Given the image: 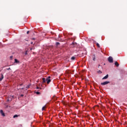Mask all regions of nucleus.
<instances>
[{"label": "nucleus", "mask_w": 127, "mask_h": 127, "mask_svg": "<svg viewBox=\"0 0 127 127\" xmlns=\"http://www.w3.org/2000/svg\"><path fill=\"white\" fill-rule=\"evenodd\" d=\"M51 78V76H49L47 78H43V83H47V84H49L50 82H51V79L50 78Z\"/></svg>", "instance_id": "f257e3e1"}, {"label": "nucleus", "mask_w": 127, "mask_h": 127, "mask_svg": "<svg viewBox=\"0 0 127 127\" xmlns=\"http://www.w3.org/2000/svg\"><path fill=\"white\" fill-rule=\"evenodd\" d=\"M108 61L109 62V63H113L114 62V59H113V57H112L111 56H110L108 58Z\"/></svg>", "instance_id": "f03ea898"}, {"label": "nucleus", "mask_w": 127, "mask_h": 127, "mask_svg": "<svg viewBox=\"0 0 127 127\" xmlns=\"http://www.w3.org/2000/svg\"><path fill=\"white\" fill-rule=\"evenodd\" d=\"M108 84H110V81H105L104 82H102L101 85L102 86H105V85H108Z\"/></svg>", "instance_id": "7ed1b4c3"}, {"label": "nucleus", "mask_w": 127, "mask_h": 127, "mask_svg": "<svg viewBox=\"0 0 127 127\" xmlns=\"http://www.w3.org/2000/svg\"><path fill=\"white\" fill-rule=\"evenodd\" d=\"M0 113L2 117H5V114L4 113L3 111H2V110H1L0 111Z\"/></svg>", "instance_id": "20e7f679"}, {"label": "nucleus", "mask_w": 127, "mask_h": 127, "mask_svg": "<svg viewBox=\"0 0 127 127\" xmlns=\"http://www.w3.org/2000/svg\"><path fill=\"white\" fill-rule=\"evenodd\" d=\"M87 51L84 50L81 54H82L83 56H84V55H87Z\"/></svg>", "instance_id": "39448f33"}, {"label": "nucleus", "mask_w": 127, "mask_h": 127, "mask_svg": "<svg viewBox=\"0 0 127 127\" xmlns=\"http://www.w3.org/2000/svg\"><path fill=\"white\" fill-rule=\"evenodd\" d=\"M109 78V74H107L104 77H103L102 80H106V79H108Z\"/></svg>", "instance_id": "423d86ee"}, {"label": "nucleus", "mask_w": 127, "mask_h": 127, "mask_svg": "<svg viewBox=\"0 0 127 127\" xmlns=\"http://www.w3.org/2000/svg\"><path fill=\"white\" fill-rule=\"evenodd\" d=\"M3 79V74L2 73H1V77H0V82H1Z\"/></svg>", "instance_id": "0eeeda50"}, {"label": "nucleus", "mask_w": 127, "mask_h": 127, "mask_svg": "<svg viewBox=\"0 0 127 127\" xmlns=\"http://www.w3.org/2000/svg\"><path fill=\"white\" fill-rule=\"evenodd\" d=\"M31 86V84L30 83L28 85H27L26 86V90H27V89H29L30 88V86Z\"/></svg>", "instance_id": "6e6552de"}, {"label": "nucleus", "mask_w": 127, "mask_h": 127, "mask_svg": "<svg viewBox=\"0 0 127 127\" xmlns=\"http://www.w3.org/2000/svg\"><path fill=\"white\" fill-rule=\"evenodd\" d=\"M14 63L18 64V63H20V62L17 59H14Z\"/></svg>", "instance_id": "1a4fd4ad"}, {"label": "nucleus", "mask_w": 127, "mask_h": 127, "mask_svg": "<svg viewBox=\"0 0 127 127\" xmlns=\"http://www.w3.org/2000/svg\"><path fill=\"white\" fill-rule=\"evenodd\" d=\"M60 45V43L57 42H56V47H58Z\"/></svg>", "instance_id": "9d476101"}, {"label": "nucleus", "mask_w": 127, "mask_h": 127, "mask_svg": "<svg viewBox=\"0 0 127 127\" xmlns=\"http://www.w3.org/2000/svg\"><path fill=\"white\" fill-rule=\"evenodd\" d=\"M115 65L117 66V67H119V66H120V64H119V63H118V62H116L115 63Z\"/></svg>", "instance_id": "9b49d317"}, {"label": "nucleus", "mask_w": 127, "mask_h": 127, "mask_svg": "<svg viewBox=\"0 0 127 127\" xmlns=\"http://www.w3.org/2000/svg\"><path fill=\"white\" fill-rule=\"evenodd\" d=\"M92 59L93 61H96V57L95 56V55H93Z\"/></svg>", "instance_id": "f8f14e48"}, {"label": "nucleus", "mask_w": 127, "mask_h": 127, "mask_svg": "<svg viewBox=\"0 0 127 127\" xmlns=\"http://www.w3.org/2000/svg\"><path fill=\"white\" fill-rule=\"evenodd\" d=\"M18 115H15L13 116V119H15V118H18Z\"/></svg>", "instance_id": "ddd939ff"}, {"label": "nucleus", "mask_w": 127, "mask_h": 127, "mask_svg": "<svg viewBox=\"0 0 127 127\" xmlns=\"http://www.w3.org/2000/svg\"><path fill=\"white\" fill-rule=\"evenodd\" d=\"M12 100L11 98H8L7 101V102H11Z\"/></svg>", "instance_id": "4468645a"}, {"label": "nucleus", "mask_w": 127, "mask_h": 127, "mask_svg": "<svg viewBox=\"0 0 127 127\" xmlns=\"http://www.w3.org/2000/svg\"><path fill=\"white\" fill-rule=\"evenodd\" d=\"M35 93L37 95H40V92H39V91H37V92H35Z\"/></svg>", "instance_id": "2eb2a0df"}, {"label": "nucleus", "mask_w": 127, "mask_h": 127, "mask_svg": "<svg viewBox=\"0 0 127 127\" xmlns=\"http://www.w3.org/2000/svg\"><path fill=\"white\" fill-rule=\"evenodd\" d=\"M96 45L97 46V47H98L99 48H100V44L98 43H96Z\"/></svg>", "instance_id": "dca6fc26"}, {"label": "nucleus", "mask_w": 127, "mask_h": 127, "mask_svg": "<svg viewBox=\"0 0 127 127\" xmlns=\"http://www.w3.org/2000/svg\"><path fill=\"white\" fill-rule=\"evenodd\" d=\"M75 58H75V57H72L71 58V60H75Z\"/></svg>", "instance_id": "f3484780"}, {"label": "nucleus", "mask_w": 127, "mask_h": 127, "mask_svg": "<svg viewBox=\"0 0 127 127\" xmlns=\"http://www.w3.org/2000/svg\"><path fill=\"white\" fill-rule=\"evenodd\" d=\"M46 107L45 106H43L42 108V111H44Z\"/></svg>", "instance_id": "a211bd4d"}, {"label": "nucleus", "mask_w": 127, "mask_h": 127, "mask_svg": "<svg viewBox=\"0 0 127 127\" xmlns=\"http://www.w3.org/2000/svg\"><path fill=\"white\" fill-rule=\"evenodd\" d=\"M25 55H27V51H26L25 53Z\"/></svg>", "instance_id": "6ab92c4d"}, {"label": "nucleus", "mask_w": 127, "mask_h": 127, "mask_svg": "<svg viewBox=\"0 0 127 127\" xmlns=\"http://www.w3.org/2000/svg\"><path fill=\"white\" fill-rule=\"evenodd\" d=\"M23 96H24V95H23V94H21V95H20V97H23Z\"/></svg>", "instance_id": "aec40b11"}, {"label": "nucleus", "mask_w": 127, "mask_h": 127, "mask_svg": "<svg viewBox=\"0 0 127 127\" xmlns=\"http://www.w3.org/2000/svg\"><path fill=\"white\" fill-rule=\"evenodd\" d=\"M35 39H35V38H32V40H35Z\"/></svg>", "instance_id": "412c9836"}, {"label": "nucleus", "mask_w": 127, "mask_h": 127, "mask_svg": "<svg viewBox=\"0 0 127 127\" xmlns=\"http://www.w3.org/2000/svg\"><path fill=\"white\" fill-rule=\"evenodd\" d=\"M29 34V31H28L27 32V34Z\"/></svg>", "instance_id": "4be33fe9"}, {"label": "nucleus", "mask_w": 127, "mask_h": 127, "mask_svg": "<svg viewBox=\"0 0 127 127\" xmlns=\"http://www.w3.org/2000/svg\"><path fill=\"white\" fill-rule=\"evenodd\" d=\"M6 70H10V67L7 68Z\"/></svg>", "instance_id": "5701e85b"}, {"label": "nucleus", "mask_w": 127, "mask_h": 127, "mask_svg": "<svg viewBox=\"0 0 127 127\" xmlns=\"http://www.w3.org/2000/svg\"><path fill=\"white\" fill-rule=\"evenodd\" d=\"M74 44H75L74 43V42H72V44H71V45H74Z\"/></svg>", "instance_id": "b1692460"}, {"label": "nucleus", "mask_w": 127, "mask_h": 127, "mask_svg": "<svg viewBox=\"0 0 127 127\" xmlns=\"http://www.w3.org/2000/svg\"><path fill=\"white\" fill-rule=\"evenodd\" d=\"M36 89H40L39 87H37Z\"/></svg>", "instance_id": "393cba45"}, {"label": "nucleus", "mask_w": 127, "mask_h": 127, "mask_svg": "<svg viewBox=\"0 0 127 127\" xmlns=\"http://www.w3.org/2000/svg\"><path fill=\"white\" fill-rule=\"evenodd\" d=\"M6 108H8V105H6Z\"/></svg>", "instance_id": "a878e982"}, {"label": "nucleus", "mask_w": 127, "mask_h": 127, "mask_svg": "<svg viewBox=\"0 0 127 127\" xmlns=\"http://www.w3.org/2000/svg\"><path fill=\"white\" fill-rule=\"evenodd\" d=\"M31 44H33V42H31Z\"/></svg>", "instance_id": "bb28decb"}, {"label": "nucleus", "mask_w": 127, "mask_h": 127, "mask_svg": "<svg viewBox=\"0 0 127 127\" xmlns=\"http://www.w3.org/2000/svg\"><path fill=\"white\" fill-rule=\"evenodd\" d=\"M24 88H21V90H23Z\"/></svg>", "instance_id": "cd10ccee"}, {"label": "nucleus", "mask_w": 127, "mask_h": 127, "mask_svg": "<svg viewBox=\"0 0 127 127\" xmlns=\"http://www.w3.org/2000/svg\"><path fill=\"white\" fill-rule=\"evenodd\" d=\"M10 58H12V56L10 57Z\"/></svg>", "instance_id": "c85d7f7f"}]
</instances>
